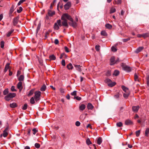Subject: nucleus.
<instances>
[{"instance_id": "obj_13", "label": "nucleus", "mask_w": 149, "mask_h": 149, "mask_svg": "<svg viewBox=\"0 0 149 149\" xmlns=\"http://www.w3.org/2000/svg\"><path fill=\"white\" fill-rule=\"evenodd\" d=\"M14 8L15 6L14 5H12L11 7L10 8V10L9 12V16H10L12 13L13 12L14 10Z\"/></svg>"}, {"instance_id": "obj_29", "label": "nucleus", "mask_w": 149, "mask_h": 149, "mask_svg": "<svg viewBox=\"0 0 149 149\" xmlns=\"http://www.w3.org/2000/svg\"><path fill=\"white\" fill-rule=\"evenodd\" d=\"M14 31L13 29H12L10 31H9L6 34L7 37H9Z\"/></svg>"}, {"instance_id": "obj_12", "label": "nucleus", "mask_w": 149, "mask_h": 149, "mask_svg": "<svg viewBox=\"0 0 149 149\" xmlns=\"http://www.w3.org/2000/svg\"><path fill=\"white\" fill-rule=\"evenodd\" d=\"M143 49L144 47H139L135 51V52L136 53H138L141 52Z\"/></svg>"}, {"instance_id": "obj_60", "label": "nucleus", "mask_w": 149, "mask_h": 149, "mask_svg": "<svg viewBox=\"0 0 149 149\" xmlns=\"http://www.w3.org/2000/svg\"><path fill=\"white\" fill-rule=\"evenodd\" d=\"M86 143L88 145H90L92 144V142L90 140H86Z\"/></svg>"}, {"instance_id": "obj_8", "label": "nucleus", "mask_w": 149, "mask_h": 149, "mask_svg": "<svg viewBox=\"0 0 149 149\" xmlns=\"http://www.w3.org/2000/svg\"><path fill=\"white\" fill-rule=\"evenodd\" d=\"M19 19V16H17L15 17L13 19V25L16 26L18 23V21Z\"/></svg>"}, {"instance_id": "obj_42", "label": "nucleus", "mask_w": 149, "mask_h": 149, "mask_svg": "<svg viewBox=\"0 0 149 149\" xmlns=\"http://www.w3.org/2000/svg\"><path fill=\"white\" fill-rule=\"evenodd\" d=\"M138 76L135 73L134 74V79L135 81H138Z\"/></svg>"}, {"instance_id": "obj_56", "label": "nucleus", "mask_w": 149, "mask_h": 149, "mask_svg": "<svg viewBox=\"0 0 149 149\" xmlns=\"http://www.w3.org/2000/svg\"><path fill=\"white\" fill-rule=\"evenodd\" d=\"M74 99H76L78 100H80L81 99V98L80 97H79L78 96L76 97L74 96Z\"/></svg>"}, {"instance_id": "obj_54", "label": "nucleus", "mask_w": 149, "mask_h": 149, "mask_svg": "<svg viewBox=\"0 0 149 149\" xmlns=\"http://www.w3.org/2000/svg\"><path fill=\"white\" fill-rule=\"evenodd\" d=\"M100 46L99 45H96L95 47V49L97 51H99L100 49Z\"/></svg>"}, {"instance_id": "obj_14", "label": "nucleus", "mask_w": 149, "mask_h": 149, "mask_svg": "<svg viewBox=\"0 0 149 149\" xmlns=\"http://www.w3.org/2000/svg\"><path fill=\"white\" fill-rule=\"evenodd\" d=\"M132 123V121L129 119L126 120L125 121V124L126 125H130Z\"/></svg>"}, {"instance_id": "obj_1", "label": "nucleus", "mask_w": 149, "mask_h": 149, "mask_svg": "<svg viewBox=\"0 0 149 149\" xmlns=\"http://www.w3.org/2000/svg\"><path fill=\"white\" fill-rule=\"evenodd\" d=\"M66 19L70 21H72L73 18L68 13L64 14L62 15L61 19L62 20L61 22L62 26L68 28L69 26Z\"/></svg>"}, {"instance_id": "obj_40", "label": "nucleus", "mask_w": 149, "mask_h": 149, "mask_svg": "<svg viewBox=\"0 0 149 149\" xmlns=\"http://www.w3.org/2000/svg\"><path fill=\"white\" fill-rule=\"evenodd\" d=\"M111 75V72L110 70H108L107 72L106 75L107 76H110Z\"/></svg>"}, {"instance_id": "obj_15", "label": "nucleus", "mask_w": 149, "mask_h": 149, "mask_svg": "<svg viewBox=\"0 0 149 149\" xmlns=\"http://www.w3.org/2000/svg\"><path fill=\"white\" fill-rule=\"evenodd\" d=\"M87 107L88 110H92L93 108L94 107L91 103H89L88 104Z\"/></svg>"}, {"instance_id": "obj_62", "label": "nucleus", "mask_w": 149, "mask_h": 149, "mask_svg": "<svg viewBox=\"0 0 149 149\" xmlns=\"http://www.w3.org/2000/svg\"><path fill=\"white\" fill-rule=\"evenodd\" d=\"M64 49L66 52H69L68 48L66 46H65L64 47Z\"/></svg>"}, {"instance_id": "obj_46", "label": "nucleus", "mask_w": 149, "mask_h": 149, "mask_svg": "<svg viewBox=\"0 0 149 149\" xmlns=\"http://www.w3.org/2000/svg\"><path fill=\"white\" fill-rule=\"evenodd\" d=\"M27 105L25 103L24 104V106L22 107V109L24 110H26L27 108Z\"/></svg>"}, {"instance_id": "obj_36", "label": "nucleus", "mask_w": 149, "mask_h": 149, "mask_svg": "<svg viewBox=\"0 0 149 149\" xmlns=\"http://www.w3.org/2000/svg\"><path fill=\"white\" fill-rule=\"evenodd\" d=\"M120 95L119 93H117L114 95V97L116 99L118 98L119 97Z\"/></svg>"}, {"instance_id": "obj_53", "label": "nucleus", "mask_w": 149, "mask_h": 149, "mask_svg": "<svg viewBox=\"0 0 149 149\" xmlns=\"http://www.w3.org/2000/svg\"><path fill=\"white\" fill-rule=\"evenodd\" d=\"M146 82L148 86H149V76H148L146 77Z\"/></svg>"}, {"instance_id": "obj_30", "label": "nucleus", "mask_w": 149, "mask_h": 149, "mask_svg": "<svg viewBox=\"0 0 149 149\" xmlns=\"http://www.w3.org/2000/svg\"><path fill=\"white\" fill-rule=\"evenodd\" d=\"M34 89H32L30 91L29 93L28 94V96H30L31 95L34 93Z\"/></svg>"}, {"instance_id": "obj_3", "label": "nucleus", "mask_w": 149, "mask_h": 149, "mask_svg": "<svg viewBox=\"0 0 149 149\" xmlns=\"http://www.w3.org/2000/svg\"><path fill=\"white\" fill-rule=\"evenodd\" d=\"M41 94V92L40 91H36L35 92L34 97L35 101L36 102L39 101L40 99Z\"/></svg>"}, {"instance_id": "obj_43", "label": "nucleus", "mask_w": 149, "mask_h": 149, "mask_svg": "<svg viewBox=\"0 0 149 149\" xmlns=\"http://www.w3.org/2000/svg\"><path fill=\"white\" fill-rule=\"evenodd\" d=\"M116 10L115 8H111L110 10V13H115L116 12Z\"/></svg>"}, {"instance_id": "obj_28", "label": "nucleus", "mask_w": 149, "mask_h": 149, "mask_svg": "<svg viewBox=\"0 0 149 149\" xmlns=\"http://www.w3.org/2000/svg\"><path fill=\"white\" fill-rule=\"evenodd\" d=\"M149 37V33H147L143 34V37L145 38Z\"/></svg>"}, {"instance_id": "obj_20", "label": "nucleus", "mask_w": 149, "mask_h": 149, "mask_svg": "<svg viewBox=\"0 0 149 149\" xmlns=\"http://www.w3.org/2000/svg\"><path fill=\"white\" fill-rule=\"evenodd\" d=\"M24 77L23 75H21L18 78V79L19 81H23L24 80Z\"/></svg>"}, {"instance_id": "obj_63", "label": "nucleus", "mask_w": 149, "mask_h": 149, "mask_svg": "<svg viewBox=\"0 0 149 149\" xmlns=\"http://www.w3.org/2000/svg\"><path fill=\"white\" fill-rule=\"evenodd\" d=\"M80 125V123L78 121H77L75 123V125L77 126H79Z\"/></svg>"}, {"instance_id": "obj_55", "label": "nucleus", "mask_w": 149, "mask_h": 149, "mask_svg": "<svg viewBox=\"0 0 149 149\" xmlns=\"http://www.w3.org/2000/svg\"><path fill=\"white\" fill-rule=\"evenodd\" d=\"M130 38H127L126 39H123V41L124 42H127V41L130 40Z\"/></svg>"}, {"instance_id": "obj_26", "label": "nucleus", "mask_w": 149, "mask_h": 149, "mask_svg": "<svg viewBox=\"0 0 149 149\" xmlns=\"http://www.w3.org/2000/svg\"><path fill=\"white\" fill-rule=\"evenodd\" d=\"M10 64L9 63H7L5 67V68L4 70V72H6L8 70V69L9 68V65Z\"/></svg>"}, {"instance_id": "obj_38", "label": "nucleus", "mask_w": 149, "mask_h": 149, "mask_svg": "<svg viewBox=\"0 0 149 149\" xmlns=\"http://www.w3.org/2000/svg\"><path fill=\"white\" fill-rule=\"evenodd\" d=\"M149 134V128H147L145 131V135L146 136H148Z\"/></svg>"}, {"instance_id": "obj_58", "label": "nucleus", "mask_w": 149, "mask_h": 149, "mask_svg": "<svg viewBox=\"0 0 149 149\" xmlns=\"http://www.w3.org/2000/svg\"><path fill=\"white\" fill-rule=\"evenodd\" d=\"M25 1V0H20L18 3L17 4L18 6L20 5L22 3Z\"/></svg>"}, {"instance_id": "obj_34", "label": "nucleus", "mask_w": 149, "mask_h": 149, "mask_svg": "<svg viewBox=\"0 0 149 149\" xmlns=\"http://www.w3.org/2000/svg\"><path fill=\"white\" fill-rule=\"evenodd\" d=\"M101 35L104 36H107V33L104 31H102L101 32Z\"/></svg>"}, {"instance_id": "obj_37", "label": "nucleus", "mask_w": 149, "mask_h": 149, "mask_svg": "<svg viewBox=\"0 0 149 149\" xmlns=\"http://www.w3.org/2000/svg\"><path fill=\"white\" fill-rule=\"evenodd\" d=\"M41 27V24L39 23L38 25V26L37 28L36 32L38 33V31L39 30Z\"/></svg>"}, {"instance_id": "obj_49", "label": "nucleus", "mask_w": 149, "mask_h": 149, "mask_svg": "<svg viewBox=\"0 0 149 149\" xmlns=\"http://www.w3.org/2000/svg\"><path fill=\"white\" fill-rule=\"evenodd\" d=\"M35 146L37 148H39L40 147V145L38 143H36L35 144Z\"/></svg>"}, {"instance_id": "obj_35", "label": "nucleus", "mask_w": 149, "mask_h": 149, "mask_svg": "<svg viewBox=\"0 0 149 149\" xmlns=\"http://www.w3.org/2000/svg\"><path fill=\"white\" fill-rule=\"evenodd\" d=\"M54 28L55 29L57 30H58L59 29V27L58 25L57 24V23H55L54 26Z\"/></svg>"}, {"instance_id": "obj_33", "label": "nucleus", "mask_w": 149, "mask_h": 149, "mask_svg": "<svg viewBox=\"0 0 149 149\" xmlns=\"http://www.w3.org/2000/svg\"><path fill=\"white\" fill-rule=\"evenodd\" d=\"M8 135V133L7 132H3V134H1L0 135V137H2L3 136L4 137H6Z\"/></svg>"}, {"instance_id": "obj_45", "label": "nucleus", "mask_w": 149, "mask_h": 149, "mask_svg": "<svg viewBox=\"0 0 149 149\" xmlns=\"http://www.w3.org/2000/svg\"><path fill=\"white\" fill-rule=\"evenodd\" d=\"M112 81L110 79L107 78L104 81L105 82L107 83H110V82H111Z\"/></svg>"}, {"instance_id": "obj_4", "label": "nucleus", "mask_w": 149, "mask_h": 149, "mask_svg": "<svg viewBox=\"0 0 149 149\" xmlns=\"http://www.w3.org/2000/svg\"><path fill=\"white\" fill-rule=\"evenodd\" d=\"M121 66L123 68V69L126 71L130 72L131 71V68L129 66L126 65V64L124 63H122L121 64Z\"/></svg>"}, {"instance_id": "obj_5", "label": "nucleus", "mask_w": 149, "mask_h": 149, "mask_svg": "<svg viewBox=\"0 0 149 149\" xmlns=\"http://www.w3.org/2000/svg\"><path fill=\"white\" fill-rule=\"evenodd\" d=\"M119 61L118 59L117 60L115 61V57L114 56H112L110 59V65H113Z\"/></svg>"}, {"instance_id": "obj_9", "label": "nucleus", "mask_w": 149, "mask_h": 149, "mask_svg": "<svg viewBox=\"0 0 149 149\" xmlns=\"http://www.w3.org/2000/svg\"><path fill=\"white\" fill-rule=\"evenodd\" d=\"M71 3L70 1L68 2L64 6V9L65 10H67L71 6Z\"/></svg>"}, {"instance_id": "obj_22", "label": "nucleus", "mask_w": 149, "mask_h": 149, "mask_svg": "<svg viewBox=\"0 0 149 149\" xmlns=\"http://www.w3.org/2000/svg\"><path fill=\"white\" fill-rule=\"evenodd\" d=\"M38 132V130L37 128H34L32 130V132L34 135H35Z\"/></svg>"}, {"instance_id": "obj_50", "label": "nucleus", "mask_w": 149, "mask_h": 149, "mask_svg": "<svg viewBox=\"0 0 149 149\" xmlns=\"http://www.w3.org/2000/svg\"><path fill=\"white\" fill-rule=\"evenodd\" d=\"M22 9H23L22 7H19V9H17V12L18 13H20L22 10Z\"/></svg>"}, {"instance_id": "obj_61", "label": "nucleus", "mask_w": 149, "mask_h": 149, "mask_svg": "<svg viewBox=\"0 0 149 149\" xmlns=\"http://www.w3.org/2000/svg\"><path fill=\"white\" fill-rule=\"evenodd\" d=\"M123 96L125 98H127L129 96V94L128 93H124Z\"/></svg>"}, {"instance_id": "obj_64", "label": "nucleus", "mask_w": 149, "mask_h": 149, "mask_svg": "<svg viewBox=\"0 0 149 149\" xmlns=\"http://www.w3.org/2000/svg\"><path fill=\"white\" fill-rule=\"evenodd\" d=\"M61 64L63 66H65V61L64 60H62L61 61Z\"/></svg>"}, {"instance_id": "obj_59", "label": "nucleus", "mask_w": 149, "mask_h": 149, "mask_svg": "<svg viewBox=\"0 0 149 149\" xmlns=\"http://www.w3.org/2000/svg\"><path fill=\"white\" fill-rule=\"evenodd\" d=\"M60 92L61 93H65V91L64 89L62 88H60L59 89Z\"/></svg>"}, {"instance_id": "obj_6", "label": "nucleus", "mask_w": 149, "mask_h": 149, "mask_svg": "<svg viewBox=\"0 0 149 149\" xmlns=\"http://www.w3.org/2000/svg\"><path fill=\"white\" fill-rule=\"evenodd\" d=\"M71 22H69L68 23L70 26H72L74 28H75L77 26V23L74 21L73 19L72 21H70Z\"/></svg>"}, {"instance_id": "obj_10", "label": "nucleus", "mask_w": 149, "mask_h": 149, "mask_svg": "<svg viewBox=\"0 0 149 149\" xmlns=\"http://www.w3.org/2000/svg\"><path fill=\"white\" fill-rule=\"evenodd\" d=\"M74 67L76 68L77 70L79 72H81L82 71V66L77 65H74Z\"/></svg>"}, {"instance_id": "obj_11", "label": "nucleus", "mask_w": 149, "mask_h": 149, "mask_svg": "<svg viewBox=\"0 0 149 149\" xmlns=\"http://www.w3.org/2000/svg\"><path fill=\"white\" fill-rule=\"evenodd\" d=\"M17 88L19 89V91H21L23 88L22 82L21 81H19L17 84Z\"/></svg>"}, {"instance_id": "obj_57", "label": "nucleus", "mask_w": 149, "mask_h": 149, "mask_svg": "<svg viewBox=\"0 0 149 149\" xmlns=\"http://www.w3.org/2000/svg\"><path fill=\"white\" fill-rule=\"evenodd\" d=\"M140 130H139L137 131H136V136L137 137L138 136H139V135H140Z\"/></svg>"}, {"instance_id": "obj_21", "label": "nucleus", "mask_w": 149, "mask_h": 149, "mask_svg": "<svg viewBox=\"0 0 149 149\" xmlns=\"http://www.w3.org/2000/svg\"><path fill=\"white\" fill-rule=\"evenodd\" d=\"M50 60H54L56 59V57L53 54L50 55L49 57Z\"/></svg>"}, {"instance_id": "obj_51", "label": "nucleus", "mask_w": 149, "mask_h": 149, "mask_svg": "<svg viewBox=\"0 0 149 149\" xmlns=\"http://www.w3.org/2000/svg\"><path fill=\"white\" fill-rule=\"evenodd\" d=\"M77 91H74L73 92L71 93V95L72 96H75L77 95Z\"/></svg>"}, {"instance_id": "obj_31", "label": "nucleus", "mask_w": 149, "mask_h": 149, "mask_svg": "<svg viewBox=\"0 0 149 149\" xmlns=\"http://www.w3.org/2000/svg\"><path fill=\"white\" fill-rule=\"evenodd\" d=\"M119 72L118 70H115L113 74V75H114L116 76H117L119 74Z\"/></svg>"}, {"instance_id": "obj_19", "label": "nucleus", "mask_w": 149, "mask_h": 149, "mask_svg": "<svg viewBox=\"0 0 149 149\" xmlns=\"http://www.w3.org/2000/svg\"><path fill=\"white\" fill-rule=\"evenodd\" d=\"M121 0H117V1L114 0L113 1V3L114 4H120L121 3Z\"/></svg>"}, {"instance_id": "obj_7", "label": "nucleus", "mask_w": 149, "mask_h": 149, "mask_svg": "<svg viewBox=\"0 0 149 149\" xmlns=\"http://www.w3.org/2000/svg\"><path fill=\"white\" fill-rule=\"evenodd\" d=\"M140 108L139 106L137 105L136 106H133L132 107V111L134 113H137Z\"/></svg>"}, {"instance_id": "obj_25", "label": "nucleus", "mask_w": 149, "mask_h": 149, "mask_svg": "<svg viewBox=\"0 0 149 149\" xmlns=\"http://www.w3.org/2000/svg\"><path fill=\"white\" fill-rule=\"evenodd\" d=\"M46 86L45 84H43L40 90L42 91H44L46 90Z\"/></svg>"}, {"instance_id": "obj_27", "label": "nucleus", "mask_w": 149, "mask_h": 149, "mask_svg": "<svg viewBox=\"0 0 149 149\" xmlns=\"http://www.w3.org/2000/svg\"><path fill=\"white\" fill-rule=\"evenodd\" d=\"M105 27L108 29H111L112 28V25L109 24H107L105 25Z\"/></svg>"}, {"instance_id": "obj_18", "label": "nucleus", "mask_w": 149, "mask_h": 149, "mask_svg": "<svg viewBox=\"0 0 149 149\" xmlns=\"http://www.w3.org/2000/svg\"><path fill=\"white\" fill-rule=\"evenodd\" d=\"M86 107V105L84 104H82L80 105L79 108L80 110L83 111L85 109Z\"/></svg>"}, {"instance_id": "obj_44", "label": "nucleus", "mask_w": 149, "mask_h": 149, "mask_svg": "<svg viewBox=\"0 0 149 149\" xmlns=\"http://www.w3.org/2000/svg\"><path fill=\"white\" fill-rule=\"evenodd\" d=\"M30 103L32 104H34L35 101L34 98L33 97H32L30 100Z\"/></svg>"}, {"instance_id": "obj_24", "label": "nucleus", "mask_w": 149, "mask_h": 149, "mask_svg": "<svg viewBox=\"0 0 149 149\" xmlns=\"http://www.w3.org/2000/svg\"><path fill=\"white\" fill-rule=\"evenodd\" d=\"M10 107L12 108H15L17 107V104L15 103H13L12 104H10Z\"/></svg>"}, {"instance_id": "obj_17", "label": "nucleus", "mask_w": 149, "mask_h": 149, "mask_svg": "<svg viewBox=\"0 0 149 149\" xmlns=\"http://www.w3.org/2000/svg\"><path fill=\"white\" fill-rule=\"evenodd\" d=\"M67 67L69 70H72L73 68L72 64L71 63H69L67 65Z\"/></svg>"}, {"instance_id": "obj_47", "label": "nucleus", "mask_w": 149, "mask_h": 149, "mask_svg": "<svg viewBox=\"0 0 149 149\" xmlns=\"http://www.w3.org/2000/svg\"><path fill=\"white\" fill-rule=\"evenodd\" d=\"M111 51L113 52H115L117 51V49L114 47L112 46L111 48Z\"/></svg>"}, {"instance_id": "obj_41", "label": "nucleus", "mask_w": 149, "mask_h": 149, "mask_svg": "<svg viewBox=\"0 0 149 149\" xmlns=\"http://www.w3.org/2000/svg\"><path fill=\"white\" fill-rule=\"evenodd\" d=\"M121 88L125 92H126L128 90V89L127 88H126V87L124 86H122L121 87Z\"/></svg>"}, {"instance_id": "obj_32", "label": "nucleus", "mask_w": 149, "mask_h": 149, "mask_svg": "<svg viewBox=\"0 0 149 149\" xmlns=\"http://www.w3.org/2000/svg\"><path fill=\"white\" fill-rule=\"evenodd\" d=\"M8 88H6L3 91V94L4 95H6L8 93Z\"/></svg>"}, {"instance_id": "obj_39", "label": "nucleus", "mask_w": 149, "mask_h": 149, "mask_svg": "<svg viewBox=\"0 0 149 149\" xmlns=\"http://www.w3.org/2000/svg\"><path fill=\"white\" fill-rule=\"evenodd\" d=\"M116 126L117 127H120L123 126V123L121 122H119L116 123Z\"/></svg>"}, {"instance_id": "obj_16", "label": "nucleus", "mask_w": 149, "mask_h": 149, "mask_svg": "<svg viewBox=\"0 0 149 149\" xmlns=\"http://www.w3.org/2000/svg\"><path fill=\"white\" fill-rule=\"evenodd\" d=\"M55 14V12L54 11H52L51 10H49L48 11V15L49 16H52Z\"/></svg>"}, {"instance_id": "obj_48", "label": "nucleus", "mask_w": 149, "mask_h": 149, "mask_svg": "<svg viewBox=\"0 0 149 149\" xmlns=\"http://www.w3.org/2000/svg\"><path fill=\"white\" fill-rule=\"evenodd\" d=\"M4 42L3 41H2L1 42V47L2 48L4 47Z\"/></svg>"}, {"instance_id": "obj_23", "label": "nucleus", "mask_w": 149, "mask_h": 149, "mask_svg": "<svg viewBox=\"0 0 149 149\" xmlns=\"http://www.w3.org/2000/svg\"><path fill=\"white\" fill-rule=\"evenodd\" d=\"M116 82H112L111 81V82H110V83H109L108 84V85L109 87H112L116 85Z\"/></svg>"}, {"instance_id": "obj_2", "label": "nucleus", "mask_w": 149, "mask_h": 149, "mask_svg": "<svg viewBox=\"0 0 149 149\" xmlns=\"http://www.w3.org/2000/svg\"><path fill=\"white\" fill-rule=\"evenodd\" d=\"M16 95V94L15 93H10L4 97L5 99L9 101L10 100L11 98L15 97Z\"/></svg>"}, {"instance_id": "obj_52", "label": "nucleus", "mask_w": 149, "mask_h": 149, "mask_svg": "<svg viewBox=\"0 0 149 149\" xmlns=\"http://www.w3.org/2000/svg\"><path fill=\"white\" fill-rule=\"evenodd\" d=\"M15 87L14 86H12L11 88V91L13 92H15L17 91V90L15 88Z\"/></svg>"}]
</instances>
